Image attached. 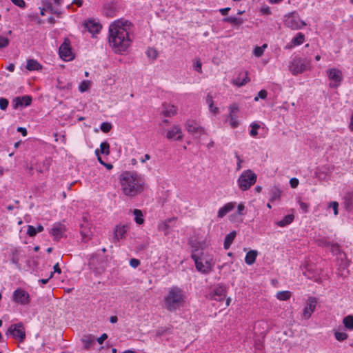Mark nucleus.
Wrapping results in <instances>:
<instances>
[{
	"label": "nucleus",
	"instance_id": "b1692460",
	"mask_svg": "<svg viewBox=\"0 0 353 353\" xmlns=\"http://www.w3.org/2000/svg\"><path fill=\"white\" fill-rule=\"evenodd\" d=\"M258 255V252L256 250H250L247 252L245 258V262L246 264L251 265L255 261Z\"/></svg>",
	"mask_w": 353,
	"mask_h": 353
},
{
	"label": "nucleus",
	"instance_id": "393cba45",
	"mask_svg": "<svg viewBox=\"0 0 353 353\" xmlns=\"http://www.w3.org/2000/svg\"><path fill=\"white\" fill-rule=\"evenodd\" d=\"M82 342L84 344L85 349L89 350L95 343L94 336L91 334L85 335L82 338Z\"/></svg>",
	"mask_w": 353,
	"mask_h": 353
},
{
	"label": "nucleus",
	"instance_id": "603ef678",
	"mask_svg": "<svg viewBox=\"0 0 353 353\" xmlns=\"http://www.w3.org/2000/svg\"><path fill=\"white\" fill-rule=\"evenodd\" d=\"M267 95H268V92L265 90H261L259 94H258V97H256L254 100L255 101H258L259 98H261V99H265L267 97Z\"/></svg>",
	"mask_w": 353,
	"mask_h": 353
},
{
	"label": "nucleus",
	"instance_id": "8fccbe9b",
	"mask_svg": "<svg viewBox=\"0 0 353 353\" xmlns=\"http://www.w3.org/2000/svg\"><path fill=\"white\" fill-rule=\"evenodd\" d=\"M27 234L30 236H34L37 234L36 228L32 225H28L27 230Z\"/></svg>",
	"mask_w": 353,
	"mask_h": 353
},
{
	"label": "nucleus",
	"instance_id": "a211bd4d",
	"mask_svg": "<svg viewBox=\"0 0 353 353\" xmlns=\"http://www.w3.org/2000/svg\"><path fill=\"white\" fill-rule=\"evenodd\" d=\"M32 102V97L28 95L16 97L12 101V105L14 109L19 107H26L30 105Z\"/></svg>",
	"mask_w": 353,
	"mask_h": 353
},
{
	"label": "nucleus",
	"instance_id": "4be33fe9",
	"mask_svg": "<svg viewBox=\"0 0 353 353\" xmlns=\"http://www.w3.org/2000/svg\"><path fill=\"white\" fill-rule=\"evenodd\" d=\"M85 26L88 30V31L92 34L98 33L101 29V26L93 20H89L85 22Z\"/></svg>",
	"mask_w": 353,
	"mask_h": 353
},
{
	"label": "nucleus",
	"instance_id": "69168bd1",
	"mask_svg": "<svg viewBox=\"0 0 353 353\" xmlns=\"http://www.w3.org/2000/svg\"><path fill=\"white\" fill-rule=\"evenodd\" d=\"M261 12L263 14H267V15H269L271 14V11H270V9L269 7L262 8L261 10Z\"/></svg>",
	"mask_w": 353,
	"mask_h": 353
},
{
	"label": "nucleus",
	"instance_id": "cd10ccee",
	"mask_svg": "<svg viewBox=\"0 0 353 353\" xmlns=\"http://www.w3.org/2000/svg\"><path fill=\"white\" fill-rule=\"evenodd\" d=\"M236 232L233 231L226 235V236L225 238V241H224V248L225 250L229 249V248L230 247L231 244L232 243L234 239L236 237Z\"/></svg>",
	"mask_w": 353,
	"mask_h": 353
},
{
	"label": "nucleus",
	"instance_id": "a19ab883",
	"mask_svg": "<svg viewBox=\"0 0 353 353\" xmlns=\"http://www.w3.org/2000/svg\"><path fill=\"white\" fill-rule=\"evenodd\" d=\"M268 47L267 44H263L262 46H256L254 50V54L256 57H261L264 52V50Z\"/></svg>",
	"mask_w": 353,
	"mask_h": 353
},
{
	"label": "nucleus",
	"instance_id": "6ab92c4d",
	"mask_svg": "<svg viewBox=\"0 0 353 353\" xmlns=\"http://www.w3.org/2000/svg\"><path fill=\"white\" fill-rule=\"evenodd\" d=\"M84 223L81 225V234L85 241L90 240L92 236V232L90 230V225L85 218H83Z\"/></svg>",
	"mask_w": 353,
	"mask_h": 353
},
{
	"label": "nucleus",
	"instance_id": "aec40b11",
	"mask_svg": "<svg viewBox=\"0 0 353 353\" xmlns=\"http://www.w3.org/2000/svg\"><path fill=\"white\" fill-rule=\"evenodd\" d=\"M166 137L168 139L180 140L183 138V133L179 127L174 126L168 131Z\"/></svg>",
	"mask_w": 353,
	"mask_h": 353
},
{
	"label": "nucleus",
	"instance_id": "ea45409f",
	"mask_svg": "<svg viewBox=\"0 0 353 353\" xmlns=\"http://www.w3.org/2000/svg\"><path fill=\"white\" fill-rule=\"evenodd\" d=\"M42 5L43 8H46V10L49 11L52 14H56V10L53 8L50 0H42Z\"/></svg>",
	"mask_w": 353,
	"mask_h": 353
},
{
	"label": "nucleus",
	"instance_id": "412c9836",
	"mask_svg": "<svg viewBox=\"0 0 353 353\" xmlns=\"http://www.w3.org/2000/svg\"><path fill=\"white\" fill-rule=\"evenodd\" d=\"M65 230V229L63 225L60 223H57L52 228L50 233L54 236L55 240H59L62 236V234Z\"/></svg>",
	"mask_w": 353,
	"mask_h": 353
},
{
	"label": "nucleus",
	"instance_id": "774afa93",
	"mask_svg": "<svg viewBox=\"0 0 353 353\" xmlns=\"http://www.w3.org/2000/svg\"><path fill=\"white\" fill-rule=\"evenodd\" d=\"M17 131L21 132L22 135L24 137L27 135V130L24 128L19 127Z\"/></svg>",
	"mask_w": 353,
	"mask_h": 353
},
{
	"label": "nucleus",
	"instance_id": "338daca9",
	"mask_svg": "<svg viewBox=\"0 0 353 353\" xmlns=\"http://www.w3.org/2000/svg\"><path fill=\"white\" fill-rule=\"evenodd\" d=\"M95 154L97 156V159H98V161H99V163H100L101 165H103L105 162L102 160L101 157H100V154H99V149H97V150H95Z\"/></svg>",
	"mask_w": 353,
	"mask_h": 353
},
{
	"label": "nucleus",
	"instance_id": "bb28decb",
	"mask_svg": "<svg viewBox=\"0 0 353 353\" xmlns=\"http://www.w3.org/2000/svg\"><path fill=\"white\" fill-rule=\"evenodd\" d=\"M177 108L173 105H167L164 106L162 113L165 117H172L176 114Z\"/></svg>",
	"mask_w": 353,
	"mask_h": 353
},
{
	"label": "nucleus",
	"instance_id": "f8f14e48",
	"mask_svg": "<svg viewBox=\"0 0 353 353\" xmlns=\"http://www.w3.org/2000/svg\"><path fill=\"white\" fill-rule=\"evenodd\" d=\"M186 130L194 137H200L205 132L204 129L194 121H188L185 124Z\"/></svg>",
	"mask_w": 353,
	"mask_h": 353
},
{
	"label": "nucleus",
	"instance_id": "2eb2a0df",
	"mask_svg": "<svg viewBox=\"0 0 353 353\" xmlns=\"http://www.w3.org/2000/svg\"><path fill=\"white\" fill-rule=\"evenodd\" d=\"M226 290L223 286H216L209 294V297L211 299L221 301L225 297Z\"/></svg>",
	"mask_w": 353,
	"mask_h": 353
},
{
	"label": "nucleus",
	"instance_id": "72a5a7b5",
	"mask_svg": "<svg viewBox=\"0 0 353 353\" xmlns=\"http://www.w3.org/2000/svg\"><path fill=\"white\" fill-rule=\"evenodd\" d=\"M276 298L281 301H287L291 296V292L290 291H280L276 293Z\"/></svg>",
	"mask_w": 353,
	"mask_h": 353
},
{
	"label": "nucleus",
	"instance_id": "4c0bfd02",
	"mask_svg": "<svg viewBox=\"0 0 353 353\" xmlns=\"http://www.w3.org/2000/svg\"><path fill=\"white\" fill-rule=\"evenodd\" d=\"M99 154H103L105 155H109L110 153V145L108 142H103L100 145Z\"/></svg>",
	"mask_w": 353,
	"mask_h": 353
},
{
	"label": "nucleus",
	"instance_id": "052dcab7",
	"mask_svg": "<svg viewBox=\"0 0 353 353\" xmlns=\"http://www.w3.org/2000/svg\"><path fill=\"white\" fill-rule=\"evenodd\" d=\"M301 209L303 210V212H306L307 211L308 205L305 203H303L301 201L299 202Z\"/></svg>",
	"mask_w": 353,
	"mask_h": 353
},
{
	"label": "nucleus",
	"instance_id": "f03ea898",
	"mask_svg": "<svg viewBox=\"0 0 353 353\" xmlns=\"http://www.w3.org/2000/svg\"><path fill=\"white\" fill-rule=\"evenodd\" d=\"M119 183L122 193L128 197H134L141 194L145 182L141 174L134 172H124L120 175Z\"/></svg>",
	"mask_w": 353,
	"mask_h": 353
},
{
	"label": "nucleus",
	"instance_id": "c756f323",
	"mask_svg": "<svg viewBox=\"0 0 353 353\" xmlns=\"http://www.w3.org/2000/svg\"><path fill=\"white\" fill-rule=\"evenodd\" d=\"M294 219L293 214H288L285 216L282 220L278 221L276 224L280 227H285L287 225L290 224Z\"/></svg>",
	"mask_w": 353,
	"mask_h": 353
},
{
	"label": "nucleus",
	"instance_id": "0e129e2a",
	"mask_svg": "<svg viewBox=\"0 0 353 353\" xmlns=\"http://www.w3.org/2000/svg\"><path fill=\"white\" fill-rule=\"evenodd\" d=\"M236 157L238 160L236 170H239L241 168V163L243 162V160L241 159L240 157L237 154H236Z\"/></svg>",
	"mask_w": 353,
	"mask_h": 353
},
{
	"label": "nucleus",
	"instance_id": "9d476101",
	"mask_svg": "<svg viewBox=\"0 0 353 353\" xmlns=\"http://www.w3.org/2000/svg\"><path fill=\"white\" fill-rule=\"evenodd\" d=\"M13 300L17 303L26 305L30 302L29 294L26 291L19 288L13 293Z\"/></svg>",
	"mask_w": 353,
	"mask_h": 353
},
{
	"label": "nucleus",
	"instance_id": "09e8293b",
	"mask_svg": "<svg viewBox=\"0 0 353 353\" xmlns=\"http://www.w3.org/2000/svg\"><path fill=\"white\" fill-rule=\"evenodd\" d=\"M9 44V39L6 37L0 36V48H6Z\"/></svg>",
	"mask_w": 353,
	"mask_h": 353
},
{
	"label": "nucleus",
	"instance_id": "20e7f679",
	"mask_svg": "<svg viewBox=\"0 0 353 353\" xmlns=\"http://www.w3.org/2000/svg\"><path fill=\"white\" fill-rule=\"evenodd\" d=\"M192 259L195 263L196 269L203 273L208 274L211 272L213 263L211 259H206L203 256V252L196 253V251H193L191 255Z\"/></svg>",
	"mask_w": 353,
	"mask_h": 353
},
{
	"label": "nucleus",
	"instance_id": "e2e57ef3",
	"mask_svg": "<svg viewBox=\"0 0 353 353\" xmlns=\"http://www.w3.org/2000/svg\"><path fill=\"white\" fill-rule=\"evenodd\" d=\"M53 269H54V272H53V274L54 273H58V274H61V268H59V263H57L54 267H53Z\"/></svg>",
	"mask_w": 353,
	"mask_h": 353
},
{
	"label": "nucleus",
	"instance_id": "0eeeda50",
	"mask_svg": "<svg viewBox=\"0 0 353 353\" xmlns=\"http://www.w3.org/2000/svg\"><path fill=\"white\" fill-rule=\"evenodd\" d=\"M284 23L285 26L292 30L301 29L306 26V23L300 19L299 14L296 12H292L286 15Z\"/></svg>",
	"mask_w": 353,
	"mask_h": 353
},
{
	"label": "nucleus",
	"instance_id": "680f3d73",
	"mask_svg": "<svg viewBox=\"0 0 353 353\" xmlns=\"http://www.w3.org/2000/svg\"><path fill=\"white\" fill-rule=\"evenodd\" d=\"M107 338L108 335L106 334H103L99 338L97 339V341L99 344H102Z\"/></svg>",
	"mask_w": 353,
	"mask_h": 353
},
{
	"label": "nucleus",
	"instance_id": "4468645a",
	"mask_svg": "<svg viewBox=\"0 0 353 353\" xmlns=\"http://www.w3.org/2000/svg\"><path fill=\"white\" fill-rule=\"evenodd\" d=\"M317 304V300L314 297H310L307 301L306 305L303 309V317L308 319L315 310Z\"/></svg>",
	"mask_w": 353,
	"mask_h": 353
},
{
	"label": "nucleus",
	"instance_id": "6e6d98bb",
	"mask_svg": "<svg viewBox=\"0 0 353 353\" xmlns=\"http://www.w3.org/2000/svg\"><path fill=\"white\" fill-rule=\"evenodd\" d=\"M11 1L14 5L19 6V8H23L26 6V3L23 0H11Z\"/></svg>",
	"mask_w": 353,
	"mask_h": 353
},
{
	"label": "nucleus",
	"instance_id": "5fc2aeb1",
	"mask_svg": "<svg viewBox=\"0 0 353 353\" xmlns=\"http://www.w3.org/2000/svg\"><path fill=\"white\" fill-rule=\"evenodd\" d=\"M237 213H238L239 215H244V214H245V205L243 203H240V204L238 205Z\"/></svg>",
	"mask_w": 353,
	"mask_h": 353
},
{
	"label": "nucleus",
	"instance_id": "7c9ffc66",
	"mask_svg": "<svg viewBox=\"0 0 353 353\" xmlns=\"http://www.w3.org/2000/svg\"><path fill=\"white\" fill-rule=\"evenodd\" d=\"M10 261L18 268H21L20 264H19V253L17 249H14L12 251Z\"/></svg>",
	"mask_w": 353,
	"mask_h": 353
},
{
	"label": "nucleus",
	"instance_id": "5701e85b",
	"mask_svg": "<svg viewBox=\"0 0 353 353\" xmlns=\"http://www.w3.org/2000/svg\"><path fill=\"white\" fill-rule=\"evenodd\" d=\"M235 208V203L230 202L221 208L218 211V217L223 218L228 213L231 212Z\"/></svg>",
	"mask_w": 353,
	"mask_h": 353
},
{
	"label": "nucleus",
	"instance_id": "1a4fd4ad",
	"mask_svg": "<svg viewBox=\"0 0 353 353\" xmlns=\"http://www.w3.org/2000/svg\"><path fill=\"white\" fill-rule=\"evenodd\" d=\"M59 53L60 57L65 61L73 59L74 55L70 48V41L65 38L63 43L59 47Z\"/></svg>",
	"mask_w": 353,
	"mask_h": 353
},
{
	"label": "nucleus",
	"instance_id": "c03bdc74",
	"mask_svg": "<svg viewBox=\"0 0 353 353\" xmlns=\"http://www.w3.org/2000/svg\"><path fill=\"white\" fill-rule=\"evenodd\" d=\"M251 130L250 134L252 137H256L258 134V130L260 128V125L256 123L251 124Z\"/></svg>",
	"mask_w": 353,
	"mask_h": 353
},
{
	"label": "nucleus",
	"instance_id": "9b49d317",
	"mask_svg": "<svg viewBox=\"0 0 353 353\" xmlns=\"http://www.w3.org/2000/svg\"><path fill=\"white\" fill-rule=\"evenodd\" d=\"M239 112V108L236 103L230 105L228 118L230 119V125L232 128H236L239 125V122L237 121Z\"/></svg>",
	"mask_w": 353,
	"mask_h": 353
},
{
	"label": "nucleus",
	"instance_id": "4d7b16f0",
	"mask_svg": "<svg viewBox=\"0 0 353 353\" xmlns=\"http://www.w3.org/2000/svg\"><path fill=\"white\" fill-rule=\"evenodd\" d=\"M330 207L333 209L334 215H337L338 214V207H339L338 203L336 201L331 202L330 204Z\"/></svg>",
	"mask_w": 353,
	"mask_h": 353
},
{
	"label": "nucleus",
	"instance_id": "c9c22d12",
	"mask_svg": "<svg viewBox=\"0 0 353 353\" xmlns=\"http://www.w3.org/2000/svg\"><path fill=\"white\" fill-rule=\"evenodd\" d=\"M305 40V36L303 33L299 32L296 34V36L293 38L292 40V43L293 46H298L301 45L304 42Z\"/></svg>",
	"mask_w": 353,
	"mask_h": 353
},
{
	"label": "nucleus",
	"instance_id": "2f4dec72",
	"mask_svg": "<svg viewBox=\"0 0 353 353\" xmlns=\"http://www.w3.org/2000/svg\"><path fill=\"white\" fill-rule=\"evenodd\" d=\"M171 219L166 220L165 221L161 222L158 225V229L159 231L163 232L165 235H168L169 233L170 226L168 225V222L171 221Z\"/></svg>",
	"mask_w": 353,
	"mask_h": 353
},
{
	"label": "nucleus",
	"instance_id": "79ce46f5",
	"mask_svg": "<svg viewBox=\"0 0 353 353\" xmlns=\"http://www.w3.org/2000/svg\"><path fill=\"white\" fill-rule=\"evenodd\" d=\"M90 86V81H83L79 85V90L81 92H84L89 89Z\"/></svg>",
	"mask_w": 353,
	"mask_h": 353
},
{
	"label": "nucleus",
	"instance_id": "49530a36",
	"mask_svg": "<svg viewBox=\"0 0 353 353\" xmlns=\"http://www.w3.org/2000/svg\"><path fill=\"white\" fill-rule=\"evenodd\" d=\"M111 129L112 125L110 123L103 122L101 125V130L105 133L109 132L111 130Z\"/></svg>",
	"mask_w": 353,
	"mask_h": 353
},
{
	"label": "nucleus",
	"instance_id": "473e14b6",
	"mask_svg": "<svg viewBox=\"0 0 353 353\" xmlns=\"http://www.w3.org/2000/svg\"><path fill=\"white\" fill-rule=\"evenodd\" d=\"M133 214L135 216V218H134L135 222L137 224L141 225V224L143 223L144 219L143 218V213H142L141 210L135 209L133 211Z\"/></svg>",
	"mask_w": 353,
	"mask_h": 353
},
{
	"label": "nucleus",
	"instance_id": "bf43d9fd",
	"mask_svg": "<svg viewBox=\"0 0 353 353\" xmlns=\"http://www.w3.org/2000/svg\"><path fill=\"white\" fill-rule=\"evenodd\" d=\"M290 183L292 188H295L299 185V180L296 178H292L290 181Z\"/></svg>",
	"mask_w": 353,
	"mask_h": 353
},
{
	"label": "nucleus",
	"instance_id": "de8ad7c7",
	"mask_svg": "<svg viewBox=\"0 0 353 353\" xmlns=\"http://www.w3.org/2000/svg\"><path fill=\"white\" fill-rule=\"evenodd\" d=\"M146 53L148 57L152 59H155L158 56L157 51L153 48H149Z\"/></svg>",
	"mask_w": 353,
	"mask_h": 353
},
{
	"label": "nucleus",
	"instance_id": "a878e982",
	"mask_svg": "<svg viewBox=\"0 0 353 353\" xmlns=\"http://www.w3.org/2000/svg\"><path fill=\"white\" fill-rule=\"evenodd\" d=\"M42 68L41 65L34 59H29L27 61L26 69L30 71L39 70Z\"/></svg>",
	"mask_w": 353,
	"mask_h": 353
},
{
	"label": "nucleus",
	"instance_id": "3c124183",
	"mask_svg": "<svg viewBox=\"0 0 353 353\" xmlns=\"http://www.w3.org/2000/svg\"><path fill=\"white\" fill-rule=\"evenodd\" d=\"M8 105V101L5 98L0 99V108L2 110H5Z\"/></svg>",
	"mask_w": 353,
	"mask_h": 353
},
{
	"label": "nucleus",
	"instance_id": "f3484780",
	"mask_svg": "<svg viewBox=\"0 0 353 353\" xmlns=\"http://www.w3.org/2000/svg\"><path fill=\"white\" fill-rule=\"evenodd\" d=\"M326 73L329 79L336 83V84L334 85V87L338 86L339 84L341 82L343 77L342 72L340 70L336 68L328 69L327 70Z\"/></svg>",
	"mask_w": 353,
	"mask_h": 353
},
{
	"label": "nucleus",
	"instance_id": "c85d7f7f",
	"mask_svg": "<svg viewBox=\"0 0 353 353\" xmlns=\"http://www.w3.org/2000/svg\"><path fill=\"white\" fill-rule=\"evenodd\" d=\"M206 103L209 106L210 112H213L215 114L219 113V108L217 107L214 106L213 97L210 94L207 95Z\"/></svg>",
	"mask_w": 353,
	"mask_h": 353
},
{
	"label": "nucleus",
	"instance_id": "e433bc0d",
	"mask_svg": "<svg viewBox=\"0 0 353 353\" xmlns=\"http://www.w3.org/2000/svg\"><path fill=\"white\" fill-rule=\"evenodd\" d=\"M245 77L241 80L240 78H236L232 81V83L238 87L242 86L245 85L247 82H248L250 80L248 77V73L245 72L244 74Z\"/></svg>",
	"mask_w": 353,
	"mask_h": 353
},
{
	"label": "nucleus",
	"instance_id": "423d86ee",
	"mask_svg": "<svg viewBox=\"0 0 353 353\" xmlns=\"http://www.w3.org/2000/svg\"><path fill=\"white\" fill-rule=\"evenodd\" d=\"M310 68V61L298 57H295L289 65V70L294 75L302 73Z\"/></svg>",
	"mask_w": 353,
	"mask_h": 353
},
{
	"label": "nucleus",
	"instance_id": "864d4df0",
	"mask_svg": "<svg viewBox=\"0 0 353 353\" xmlns=\"http://www.w3.org/2000/svg\"><path fill=\"white\" fill-rule=\"evenodd\" d=\"M202 63L199 60H196V62L194 63V69L199 72H202Z\"/></svg>",
	"mask_w": 353,
	"mask_h": 353
},
{
	"label": "nucleus",
	"instance_id": "58836bf2",
	"mask_svg": "<svg viewBox=\"0 0 353 353\" xmlns=\"http://www.w3.org/2000/svg\"><path fill=\"white\" fill-rule=\"evenodd\" d=\"M343 323L345 327L349 330H353V316L349 315L343 319Z\"/></svg>",
	"mask_w": 353,
	"mask_h": 353
},
{
	"label": "nucleus",
	"instance_id": "13d9d810",
	"mask_svg": "<svg viewBox=\"0 0 353 353\" xmlns=\"http://www.w3.org/2000/svg\"><path fill=\"white\" fill-rule=\"evenodd\" d=\"M130 265L132 268H137L140 265V261L137 259H131L130 261Z\"/></svg>",
	"mask_w": 353,
	"mask_h": 353
},
{
	"label": "nucleus",
	"instance_id": "ddd939ff",
	"mask_svg": "<svg viewBox=\"0 0 353 353\" xmlns=\"http://www.w3.org/2000/svg\"><path fill=\"white\" fill-rule=\"evenodd\" d=\"M88 265L90 269L98 274H101L104 272L103 262L97 255H92L90 257Z\"/></svg>",
	"mask_w": 353,
	"mask_h": 353
},
{
	"label": "nucleus",
	"instance_id": "37998d69",
	"mask_svg": "<svg viewBox=\"0 0 353 353\" xmlns=\"http://www.w3.org/2000/svg\"><path fill=\"white\" fill-rule=\"evenodd\" d=\"M334 336L336 340L343 341L347 339L348 335L345 332H335Z\"/></svg>",
	"mask_w": 353,
	"mask_h": 353
},
{
	"label": "nucleus",
	"instance_id": "a18cd8bd",
	"mask_svg": "<svg viewBox=\"0 0 353 353\" xmlns=\"http://www.w3.org/2000/svg\"><path fill=\"white\" fill-rule=\"evenodd\" d=\"M281 196V191L279 188H275L272 190V196H271V201H273L276 199H278L280 198Z\"/></svg>",
	"mask_w": 353,
	"mask_h": 353
},
{
	"label": "nucleus",
	"instance_id": "f704fd0d",
	"mask_svg": "<svg viewBox=\"0 0 353 353\" xmlns=\"http://www.w3.org/2000/svg\"><path fill=\"white\" fill-rule=\"evenodd\" d=\"M223 21L230 23L232 24H234L236 26H241L243 23V20L241 19H239L234 17H228L226 18H224L223 19Z\"/></svg>",
	"mask_w": 353,
	"mask_h": 353
},
{
	"label": "nucleus",
	"instance_id": "6e6552de",
	"mask_svg": "<svg viewBox=\"0 0 353 353\" xmlns=\"http://www.w3.org/2000/svg\"><path fill=\"white\" fill-rule=\"evenodd\" d=\"M6 334H10L14 339L22 342L26 339L25 327L21 323L11 325Z\"/></svg>",
	"mask_w": 353,
	"mask_h": 353
},
{
	"label": "nucleus",
	"instance_id": "7ed1b4c3",
	"mask_svg": "<svg viewBox=\"0 0 353 353\" xmlns=\"http://www.w3.org/2000/svg\"><path fill=\"white\" fill-rule=\"evenodd\" d=\"M186 296L179 288H171L163 298L164 307L170 312H176L184 306Z\"/></svg>",
	"mask_w": 353,
	"mask_h": 353
},
{
	"label": "nucleus",
	"instance_id": "f257e3e1",
	"mask_svg": "<svg viewBox=\"0 0 353 353\" xmlns=\"http://www.w3.org/2000/svg\"><path fill=\"white\" fill-rule=\"evenodd\" d=\"M132 23L123 19L112 23L109 27V43L116 52L125 51L130 46L132 38Z\"/></svg>",
	"mask_w": 353,
	"mask_h": 353
},
{
	"label": "nucleus",
	"instance_id": "dca6fc26",
	"mask_svg": "<svg viewBox=\"0 0 353 353\" xmlns=\"http://www.w3.org/2000/svg\"><path fill=\"white\" fill-rule=\"evenodd\" d=\"M129 225H118L114 232V241H119L125 238V234L129 230Z\"/></svg>",
	"mask_w": 353,
	"mask_h": 353
},
{
	"label": "nucleus",
	"instance_id": "39448f33",
	"mask_svg": "<svg viewBox=\"0 0 353 353\" xmlns=\"http://www.w3.org/2000/svg\"><path fill=\"white\" fill-rule=\"evenodd\" d=\"M256 174L251 170L243 171L238 179L237 183L239 188L242 191L248 190L256 183Z\"/></svg>",
	"mask_w": 353,
	"mask_h": 353
}]
</instances>
